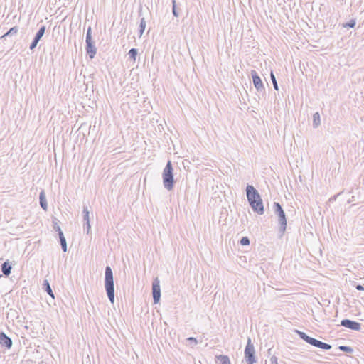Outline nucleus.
<instances>
[{
	"label": "nucleus",
	"mask_w": 364,
	"mask_h": 364,
	"mask_svg": "<svg viewBox=\"0 0 364 364\" xmlns=\"http://www.w3.org/2000/svg\"><path fill=\"white\" fill-rule=\"evenodd\" d=\"M247 200L254 212L262 215L264 212L263 202L257 189L252 185L246 187Z\"/></svg>",
	"instance_id": "nucleus-1"
},
{
	"label": "nucleus",
	"mask_w": 364,
	"mask_h": 364,
	"mask_svg": "<svg viewBox=\"0 0 364 364\" xmlns=\"http://www.w3.org/2000/svg\"><path fill=\"white\" fill-rule=\"evenodd\" d=\"M105 288L109 301L113 304L114 302V278L112 268L109 266L105 267Z\"/></svg>",
	"instance_id": "nucleus-2"
},
{
	"label": "nucleus",
	"mask_w": 364,
	"mask_h": 364,
	"mask_svg": "<svg viewBox=\"0 0 364 364\" xmlns=\"http://www.w3.org/2000/svg\"><path fill=\"white\" fill-rule=\"evenodd\" d=\"M163 184L166 189L171 191L174 187L173 168L171 161H168L162 173Z\"/></svg>",
	"instance_id": "nucleus-3"
},
{
	"label": "nucleus",
	"mask_w": 364,
	"mask_h": 364,
	"mask_svg": "<svg viewBox=\"0 0 364 364\" xmlns=\"http://www.w3.org/2000/svg\"><path fill=\"white\" fill-rule=\"evenodd\" d=\"M296 332L299 335L300 338H301L305 342H306L307 343H309L314 347H316V348H318L321 349H323V350H327L331 349V348H332L331 345L324 343V342H322V341L317 340L316 338H314L312 337H310L309 336H308L306 333H304L303 331L296 330Z\"/></svg>",
	"instance_id": "nucleus-4"
},
{
	"label": "nucleus",
	"mask_w": 364,
	"mask_h": 364,
	"mask_svg": "<svg viewBox=\"0 0 364 364\" xmlns=\"http://www.w3.org/2000/svg\"><path fill=\"white\" fill-rule=\"evenodd\" d=\"M296 332L299 335L300 338H301L305 342H306L307 343H309L314 347H316V348H318L321 349H323V350H327L331 349V348H332L331 345L324 343V342H322V341L317 340L316 338H314L312 337H310L309 336H308L306 333H304L303 331L296 330Z\"/></svg>",
	"instance_id": "nucleus-5"
},
{
	"label": "nucleus",
	"mask_w": 364,
	"mask_h": 364,
	"mask_svg": "<svg viewBox=\"0 0 364 364\" xmlns=\"http://www.w3.org/2000/svg\"><path fill=\"white\" fill-rule=\"evenodd\" d=\"M273 208L274 213L278 217V223L279 225V231L281 233V235H282L285 232L287 228V218L285 213L282 205L277 202L274 203Z\"/></svg>",
	"instance_id": "nucleus-6"
},
{
	"label": "nucleus",
	"mask_w": 364,
	"mask_h": 364,
	"mask_svg": "<svg viewBox=\"0 0 364 364\" xmlns=\"http://www.w3.org/2000/svg\"><path fill=\"white\" fill-rule=\"evenodd\" d=\"M245 360L247 364H254L257 362V359L255 355V350L251 339L248 338L247 343L244 351Z\"/></svg>",
	"instance_id": "nucleus-7"
},
{
	"label": "nucleus",
	"mask_w": 364,
	"mask_h": 364,
	"mask_svg": "<svg viewBox=\"0 0 364 364\" xmlns=\"http://www.w3.org/2000/svg\"><path fill=\"white\" fill-rule=\"evenodd\" d=\"M85 50L90 59L94 58L97 53V48L92 38V28L88 27L85 37Z\"/></svg>",
	"instance_id": "nucleus-8"
},
{
	"label": "nucleus",
	"mask_w": 364,
	"mask_h": 364,
	"mask_svg": "<svg viewBox=\"0 0 364 364\" xmlns=\"http://www.w3.org/2000/svg\"><path fill=\"white\" fill-rule=\"evenodd\" d=\"M152 295L154 303L157 304L161 298L160 282L157 277L154 279L152 282Z\"/></svg>",
	"instance_id": "nucleus-9"
},
{
	"label": "nucleus",
	"mask_w": 364,
	"mask_h": 364,
	"mask_svg": "<svg viewBox=\"0 0 364 364\" xmlns=\"http://www.w3.org/2000/svg\"><path fill=\"white\" fill-rule=\"evenodd\" d=\"M341 325L345 328L359 331L361 329V323L358 321L350 320L348 318L343 319L341 321Z\"/></svg>",
	"instance_id": "nucleus-10"
},
{
	"label": "nucleus",
	"mask_w": 364,
	"mask_h": 364,
	"mask_svg": "<svg viewBox=\"0 0 364 364\" xmlns=\"http://www.w3.org/2000/svg\"><path fill=\"white\" fill-rule=\"evenodd\" d=\"M251 76L252 78L253 85H254L255 87L256 88V90L258 92H260V91H262L263 90H264L263 82H262L260 77L258 75L257 73L255 70H251Z\"/></svg>",
	"instance_id": "nucleus-11"
},
{
	"label": "nucleus",
	"mask_w": 364,
	"mask_h": 364,
	"mask_svg": "<svg viewBox=\"0 0 364 364\" xmlns=\"http://www.w3.org/2000/svg\"><path fill=\"white\" fill-rule=\"evenodd\" d=\"M45 31H46V26H42L38 29V31H37V33H36V35H35V36H34V38L33 39V41L31 42V43L30 45L29 48L31 50H33L37 46L38 42L40 41V40L41 39V38L44 35Z\"/></svg>",
	"instance_id": "nucleus-12"
},
{
	"label": "nucleus",
	"mask_w": 364,
	"mask_h": 364,
	"mask_svg": "<svg viewBox=\"0 0 364 364\" xmlns=\"http://www.w3.org/2000/svg\"><path fill=\"white\" fill-rule=\"evenodd\" d=\"M12 340L4 332H0V345L7 349H10L12 346Z\"/></svg>",
	"instance_id": "nucleus-13"
},
{
	"label": "nucleus",
	"mask_w": 364,
	"mask_h": 364,
	"mask_svg": "<svg viewBox=\"0 0 364 364\" xmlns=\"http://www.w3.org/2000/svg\"><path fill=\"white\" fill-rule=\"evenodd\" d=\"M11 264L9 261H6L1 264V272L6 277H9L11 274Z\"/></svg>",
	"instance_id": "nucleus-14"
},
{
	"label": "nucleus",
	"mask_w": 364,
	"mask_h": 364,
	"mask_svg": "<svg viewBox=\"0 0 364 364\" xmlns=\"http://www.w3.org/2000/svg\"><path fill=\"white\" fill-rule=\"evenodd\" d=\"M39 200H40L41 207L43 208V210L46 211L48 210V204H47V200H46V193L43 190H42L40 192Z\"/></svg>",
	"instance_id": "nucleus-15"
},
{
	"label": "nucleus",
	"mask_w": 364,
	"mask_h": 364,
	"mask_svg": "<svg viewBox=\"0 0 364 364\" xmlns=\"http://www.w3.org/2000/svg\"><path fill=\"white\" fill-rule=\"evenodd\" d=\"M215 362L218 364H231L229 357L225 355H216Z\"/></svg>",
	"instance_id": "nucleus-16"
},
{
	"label": "nucleus",
	"mask_w": 364,
	"mask_h": 364,
	"mask_svg": "<svg viewBox=\"0 0 364 364\" xmlns=\"http://www.w3.org/2000/svg\"><path fill=\"white\" fill-rule=\"evenodd\" d=\"M43 288L45 290V291H46L52 297V299L55 298L53 291L48 280L46 279L43 281Z\"/></svg>",
	"instance_id": "nucleus-17"
},
{
	"label": "nucleus",
	"mask_w": 364,
	"mask_h": 364,
	"mask_svg": "<svg viewBox=\"0 0 364 364\" xmlns=\"http://www.w3.org/2000/svg\"><path fill=\"white\" fill-rule=\"evenodd\" d=\"M59 239H60V243L63 251L64 252H66L68 250H67V242H66V240L64 237L63 233L60 234Z\"/></svg>",
	"instance_id": "nucleus-18"
},
{
	"label": "nucleus",
	"mask_w": 364,
	"mask_h": 364,
	"mask_svg": "<svg viewBox=\"0 0 364 364\" xmlns=\"http://www.w3.org/2000/svg\"><path fill=\"white\" fill-rule=\"evenodd\" d=\"M321 123L320 114L318 112H316L313 115V126L316 128Z\"/></svg>",
	"instance_id": "nucleus-19"
},
{
	"label": "nucleus",
	"mask_w": 364,
	"mask_h": 364,
	"mask_svg": "<svg viewBox=\"0 0 364 364\" xmlns=\"http://www.w3.org/2000/svg\"><path fill=\"white\" fill-rule=\"evenodd\" d=\"M138 53V50L136 48H131L128 53L129 58L135 61L136 58V55Z\"/></svg>",
	"instance_id": "nucleus-20"
},
{
	"label": "nucleus",
	"mask_w": 364,
	"mask_h": 364,
	"mask_svg": "<svg viewBox=\"0 0 364 364\" xmlns=\"http://www.w3.org/2000/svg\"><path fill=\"white\" fill-rule=\"evenodd\" d=\"M82 213H83L84 222L90 221V217H89L90 212L87 209V206H86L85 205H83Z\"/></svg>",
	"instance_id": "nucleus-21"
},
{
	"label": "nucleus",
	"mask_w": 364,
	"mask_h": 364,
	"mask_svg": "<svg viewBox=\"0 0 364 364\" xmlns=\"http://www.w3.org/2000/svg\"><path fill=\"white\" fill-rule=\"evenodd\" d=\"M146 28V21L144 17H142L140 20V24H139V33L140 36H141L145 30Z\"/></svg>",
	"instance_id": "nucleus-22"
},
{
	"label": "nucleus",
	"mask_w": 364,
	"mask_h": 364,
	"mask_svg": "<svg viewBox=\"0 0 364 364\" xmlns=\"http://www.w3.org/2000/svg\"><path fill=\"white\" fill-rule=\"evenodd\" d=\"M18 28L16 26H14L11 28H10L4 35V37H6V36H13V35H15L18 33Z\"/></svg>",
	"instance_id": "nucleus-23"
},
{
	"label": "nucleus",
	"mask_w": 364,
	"mask_h": 364,
	"mask_svg": "<svg viewBox=\"0 0 364 364\" xmlns=\"http://www.w3.org/2000/svg\"><path fill=\"white\" fill-rule=\"evenodd\" d=\"M171 3H172V12H173V15L175 17H178L179 16V13L177 9H176V0H172Z\"/></svg>",
	"instance_id": "nucleus-24"
},
{
	"label": "nucleus",
	"mask_w": 364,
	"mask_h": 364,
	"mask_svg": "<svg viewBox=\"0 0 364 364\" xmlns=\"http://www.w3.org/2000/svg\"><path fill=\"white\" fill-rule=\"evenodd\" d=\"M338 348L343 351V352H345V353H351L353 352V349L350 347V346H340L338 347Z\"/></svg>",
	"instance_id": "nucleus-25"
},
{
	"label": "nucleus",
	"mask_w": 364,
	"mask_h": 364,
	"mask_svg": "<svg viewBox=\"0 0 364 364\" xmlns=\"http://www.w3.org/2000/svg\"><path fill=\"white\" fill-rule=\"evenodd\" d=\"M356 22L355 19H351L350 21L343 23V26L344 28H353L355 26Z\"/></svg>",
	"instance_id": "nucleus-26"
},
{
	"label": "nucleus",
	"mask_w": 364,
	"mask_h": 364,
	"mask_svg": "<svg viewBox=\"0 0 364 364\" xmlns=\"http://www.w3.org/2000/svg\"><path fill=\"white\" fill-rule=\"evenodd\" d=\"M53 229L56 232H58V235H60V234H61V233H63V231L61 230V228H60V226L58 224V220L56 218H55V220H53Z\"/></svg>",
	"instance_id": "nucleus-27"
},
{
	"label": "nucleus",
	"mask_w": 364,
	"mask_h": 364,
	"mask_svg": "<svg viewBox=\"0 0 364 364\" xmlns=\"http://www.w3.org/2000/svg\"><path fill=\"white\" fill-rule=\"evenodd\" d=\"M270 76H271V80L272 81V84H273L274 90H279L278 84H277L276 77L272 72H271Z\"/></svg>",
	"instance_id": "nucleus-28"
},
{
	"label": "nucleus",
	"mask_w": 364,
	"mask_h": 364,
	"mask_svg": "<svg viewBox=\"0 0 364 364\" xmlns=\"http://www.w3.org/2000/svg\"><path fill=\"white\" fill-rule=\"evenodd\" d=\"M250 239L246 236L242 237L240 241V245L243 246L250 245Z\"/></svg>",
	"instance_id": "nucleus-29"
},
{
	"label": "nucleus",
	"mask_w": 364,
	"mask_h": 364,
	"mask_svg": "<svg viewBox=\"0 0 364 364\" xmlns=\"http://www.w3.org/2000/svg\"><path fill=\"white\" fill-rule=\"evenodd\" d=\"M188 342L190 343V345H192V346H196L198 343V341L194 337H189L186 339Z\"/></svg>",
	"instance_id": "nucleus-30"
},
{
	"label": "nucleus",
	"mask_w": 364,
	"mask_h": 364,
	"mask_svg": "<svg viewBox=\"0 0 364 364\" xmlns=\"http://www.w3.org/2000/svg\"><path fill=\"white\" fill-rule=\"evenodd\" d=\"M83 228H84V230H86L87 234H89L90 228H91L90 221L85 222L84 225H83Z\"/></svg>",
	"instance_id": "nucleus-31"
},
{
	"label": "nucleus",
	"mask_w": 364,
	"mask_h": 364,
	"mask_svg": "<svg viewBox=\"0 0 364 364\" xmlns=\"http://www.w3.org/2000/svg\"><path fill=\"white\" fill-rule=\"evenodd\" d=\"M270 363L271 364H278L277 358L274 355L272 356L270 358Z\"/></svg>",
	"instance_id": "nucleus-32"
},
{
	"label": "nucleus",
	"mask_w": 364,
	"mask_h": 364,
	"mask_svg": "<svg viewBox=\"0 0 364 364\" xmlns=\"http://www.w3.org/2000/svg\"><path fill=\"white\" fill-rule=\"evenodd\" d=\"M355 287L358 291H364V285L356 284Z\"/></svg>",
	"instance_id": "nucleus-33"
},
{
	"label": "nucleus",
	"mask_w": 364,
	"mask_h": 364,
	"mask_svg": "<svg viewBox=\"0 0 364 364\" xmlns=\"http://www.w3.org/2000/svg\"><path fill=\"white\" fill-rule=\"evenodd\" d=\"M336 197H337V196H333V198H330V200H336Z\"/></svg>",
	"instance_id": "nucleus-34"
},
{
	"label": "nucleus",
	"mask_w": 364,
	"mask_h": 364,
	"mask_svg": "<svg viewBox=\"0 0 364 364\" xmlns=\"http://www.w3.org/2000/svg\"><path fill=\"white\" fill-rule=\"evenodd\" d=\"M353 198H354V196H353V197H352V198H351V201H352V200H354V199H353Z\"/></svg>",
	"instance_id": "nucleus-35"
}]
</instances>
